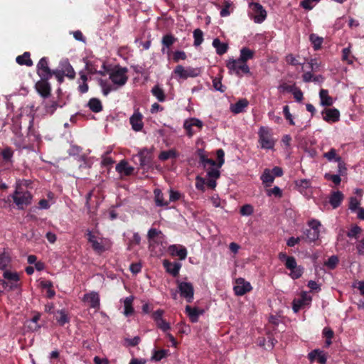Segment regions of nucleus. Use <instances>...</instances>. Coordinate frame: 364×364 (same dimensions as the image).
I'll return each instance as SVG.
<instances>
[{
  "mask_svg": "<svg viewBox=\"0 0 364 364\" xmlns=\"http://www.w3.org/2000/svg\"><path fill=\"white\" fill-rule=\"evenodd\" d=\"M11 198L17 208L19 210H23L26 206L31 204L33 196L28 191L17 184Z\"/></svg>",
  "mask_w": 364,
  "mask_h": 364,
  "instance_id": "nucleus-1",
  "label": "nucleus"
},
{
  "mask_svg": "<svg viewBox=\"0 0 364 364\" xmlns=\"http://www.w3.org/2000/svg\"><path fill=\"white\" fill-rule=\"evenodd\" d=\"M53 73L60 84L64 81L65 76L70 79H74L75 77V72L68 59L62 60L58 68L53 70Z\"/></svg>",
  "mask_w": 364,
  "mask_h": 364,
  "instance_id": "nucleus-2",
  "label": "nucleus"
},
{
  "mask_svg": "<svg viewBox=\"0 0 364 364\" xmlns=\"http://www.w3.org/2000/svg\"><path fill=\"white\" fill-rule=\"evenodd\" d=\"M258 141L262 149H272L275 145L271 129L267 127H260L258 131Z\"/></svg>",
  "mask_w": 364,
  "mask_h": 364,
  "instance_id": "nucleus-3",
  "label": "nucleus"
},
{
  "mask_svg": "<svg viewBox=\"0 0 364 364\" xmlns=\"http://www.w3.org/2000/svg\"><path fill=\"white\" fill-rule=\"evenodd\" d=\"M127 68L115 67L109 73V79L117 88L124 86L128 80Z\"/></svg>",
  "mask_w": 364,
  "mask_h": 364,
  "instance_id": "nucleus-4",
  "label": "nucleus"
},
{
  "mask_svg": "<svg viewBox=\"0 0 364 364\" xmlns=\"http://www.w3.org/2000/svg\"><path fill=\"white\" fill-rule=\"evenodd\" d=\"M230 74H235L238 77H242L244 74H249L250 70L247 63L240 61L237 59H230L226 64Z\"/></svg>",
  "mask_w": 364,
  "mask_h": 364,
  "instance_id": "nucleus-5",
  "label": "nucleus"
},
{
  "mask_svg": "<svg viewBox=\"0 0 364 364\" xmlns=\"http://www.w3.org/2000/svg\"><path fill=\"white\" fill-rule=\"evenodd\" d=\"M249 7L251 10L249 15L256 23H261L266 19L267 11L260 4L252 2Z\"/></svg>",
  "mask_w": 364,
  "mask_h": 364,
  "instance_id": "nucleus-6",
  "label": "nucleus"
},
{
  "mask_svg": "<svg viewBox=\"0 0 364 364\" xmlns=\"http://www.w3.org/2000/svg\"><path fill=\"white\" fill-rule=\"evenodd\" d=\"M200 162L207 169L208 178H218L220 176L219 168L215 167L216 162L213 159H208L205 155H200Z\"/></svg>",
  "mask_w": 364,
  "mask_h": 364,
  "instance_id": "nucleus-7",
  "label": "nucleus"
},
{
  "mask_svg": "<svg viewBox=\"0 0 364 364\" xmlns=\"http://www.w3.org/2000/svg\"><path fill=\"white\" fill-rule=\"evenodd\" d=\"M173 73L179 78L186 80L188 77H196L198 76L200 73V70L198 68H185L181 65H178L175 68Z\"/></svg>",
  "mask_w": 364,
  "mask_h": 364,
  "instance_id": "nucleus-8",
  "label": "nucleus"
},
{
  "mask_svg": "<svg viewBox=\"0 0 364 364\" xmlns=\"http://www.w3.org/2000/svg\"><path fill=\"white\" fill-rule=\"evenodd\" d=\"M309 225L310 228L304 231V236L302 237V239H305L309 242H314L318 239L320 233L318 228L321 226V223L316 220H311L309 222Z\"/></svg>",
  "mask_w": 364,
  "mask_h": 364,
  "instance_id": "nucleus-9",
  "label": "nucleus"
},
{
  "mask_svg": "<svg viewBox=\"0 0 364 364\" xmlns=\"http://www.w3.org/2000/svg\"><path fill=\"white\" fill-rule=\"evenodd\" d=\"M203 126V122L197 118H189L183 122V128L186 129V134L189 137H191L197 132L200 131Z\"/></svg>",
  "mask_w": 364,
  "mask_h": 364,
  "instance_id": "nucleus-10",
  "label": "nucleus"
},
{
  "mask_svg": "<svg viewBox=\"0 0 364 364\" xmlns=\"http://www.w3.org/2000/svg\"><path fill=\"white\" fill-rule=\"evenodd\" d=\"M178 289L181 296L184 298L187 302L191 303L193 301L194 288L191 282H178Z\"/></svg>",
  "mask_w": 364,
  "mask_h": 364,
  "instance_id": "nucleus-11",
  "label": "nucleus"
},
{
  "mask_svg": "<svg viewBox=\"0 0 364 364\" xmlns=\"http://www.w3.org/2000/svg\"><path fill=\"white\" fill-rule=\"evenodd\" d=\"M37 73L41 78L50 79L53 75V70L48 67V60L46 57L42 58L37 64Z\"/></svg>",
  "mask_w": 364,
  "mask_h": 364,
  "instance_id": "nucleus-12",
  "label": "nucleus"
},
{
  "mask_svg": "<svg viewBox=\"0 0 364 364\" xmlns=\"http://www.w3.org/2000/svg\"><path fill=\"white\" fill-rule=\"evenodd\" d=\"M312 298L307 292L301 293L299 299H294L292 301V309L295 313H297L304 306L309 305Z\"/></svg>",
  "mask_w": 364,
  "mask_h": 364,
  "instance_id": "nucleus-13",
  "label": "nucleus"
},
{
  "mask_svg": "<svg viewBox=\"0 0 364 364\" xmlns=\"http://www.w3.org/2000/svg\"><path fill=\"white\" fill-rule=\"evenodd\" d=\"M129 123L132 126V129L134 132H141L144 128L143 115L139 111L136 109L134 114L129 118Z\"/></svg>",
  "mask_w": 364,
  "mask_h": 364,
  "instance_id": "nucleus-14",
  "label": "nucleus"
},
{
  "mask_svg": "<svg viewBox=\"0 0 364 364\" xmlns=\"http://www.w3.org/2000/svg\"><path fill=\"white\" fill-rule=\"evenodd\" d=\"M48 80L41 78V80L36 84V89L38 93L43 98H47L50 95L51 86L48 82Z\"/></svg>",
  "mask_w": 364,
  "mask_h": 364,
  "instance_id": "nucleus-15",
  "label": "nucleus"
},
{
  "mask_svg": "<svg viewBox=\"0 0 364 364\" xmlns=\"http://www.w3.org/2000/svg\"><path fill=\"white\" fill-rule=\"evenodd\" d=\"M168 252L172 257H177L184 260L187 257V250L181 245H171L168 247Z\"/></svg>",
  "mask_w": 364,
  "mask_h": 364,
  "instance_id": "nucleus-16",
  "label": "nucleus"
},
{
  "mask_svg": "<svg viewBox=\"0 0 364 364\" xmlns=\"http://www.w3.org/2000/svg\"><path fill=\"white\" fill-rule=\"evenodd\" d=\"M252 290L250 282H246L243 278H239L236 280V285L234 287V291L236 295L242 296Z\"/></svg>",
  "mask_w": 364,
  "mask_h": 364,
  "instance_id": "nucleus-17",
  "label": "nucleus"
},
{
  "mask_svg": "<svg viewBox=\"0 0 364 364\" xmlns=\"http://www.w3.org/2000/svg\"><path fill=\"white\" fill-rule=\"evenodd\" d=\"M163 266L166 271L173 277L178 276L181 268V264L180 262H171L167 259L163 261Z\"/></svg>",
  "mask_w": 364,
  "mask_h": 364,
  "instance_id": "nucleus-18",
  "label": "nucleus"
},
{
  "mask_svg": "<svg viewBox=\"0 0 364 364\" xmlns=\"http://www.w3.org/2000/svg\"><path fill=\"white\" fill-rule=\"evenodd\" d=\"M92 249L97 253L101 254L110 247V243L107 239H97L92 244Z\"/></svg>",
  "mask_w": 364,
  "mask_h": 364,
  "instance_id": "nucleus-19",
  "label": "nucleus"
},
{
  "mask_svg": "<svg viewBox=\"0 0 364 364\" xmlns=\"http://www.w3.org/2000/svg\"><path fill=\"white\" fill-rule=\"evenodd\" d=\"M84 301L88 302L91 308L99 309L100 307V296L97 292L92 291L85 294Z\"/></svg>",
  "mask_w": 364,
  "mask_h": 364,
  "instance_id": "nucleus-20",
  "label": "nucleus"
},
{
  "mask_svg": "<svg viewBox=\"0 0 364 364\" xmlns=\"http://www.w3.org/2000/svg\"><path fill=\"white\" fill-rule=\"evenodd\" d=\"M323 118L328 122H336L340 119V112L336 108L327 109L324 112Z\"/></svg>",
  "mask_w": 364,
  "mask_h": 364,
  "instance_id": "nucleus-21",
  "label": "nucleus"
},
{
  "mask_svg": "<svg viewBox=\"0 0 364 364\" xmlns=\"http://www.w3.org/2000/svg\"><path fill=\"white\" fill-rule=\"evenodd\" d=\"M343 198L344 196L342 192L339 191H334L331 194L329 197V203L333 207V208H337L341 204Z\"/></svg>",
  "mask_w": 364,
  "mask_h": 364,
  "instance_id": "nucleus-22",
  "label": "nucleus"
},
{
  "mask_svg": "<svg viewBox=\"0 0 364 364\" xmlns=\"http://www.w3.org/2000/svg\"><path fill=\"white\" fill-rule=\"evenodd\" d=\"M116 171L119 173L129 176L134 171V167L129 166L126 161L122 160L116 166Z\"/></svg>",
  "mask_w": 364,
  "mask_h": 364,
  "instance_id": "nucleus-23",
  "label": "nucleus"
},
{
  "mask_svg": "<svg viewBox=\"0 0 364 364\" xmlns=\"http://www.w3.org/2000/svg\"><path fill=\"white\" fill-rule=\"evenodd\" d=\"M248 105V101L246 99H241L235 104L230 105V110L235 114H239L244 111Z\"/></svg>",
  "mask_w": 364,
  "mask_h": 364,
  "instance_id": "nucleus-24",
  "label": "nucleus"
},
{
  "mask_svg": "<svg viewBox=\"0 0 364 364\" xmlns=\"http://www.w3.org/2000/svg\"><path fill=\"white\" fill-rule=\"evenodd\" d=\"M213 46L215 48L216 53L219 55L225 54L228 49V43L221 42L219 38H215L213 40Z\"/></svg>",
  "mask_w": 364,
  "mask_h": 364,
  "instance_id": "nucleus-25",
  "label": "nucleus"
},
{
  "mask_svg": "<svg viewBox=\"0 0 364 364\" xmlns=\"http://www.w3.org/2000/svg\"><path fill=\"white\" fill-rule=\"evenodd\" d=\"M134 298L133 296L126 297L124 300V311L125 316H129L134 314V308L132 306Z\"/></svg>",
  "mask_w": 364,
  "mask_h": 364,
  "instance_id": "nucleus-26",
  "label": "nucleus"
},
{
  "mask_svg": "<svg viewBox=\"0 0 364 364\" xmlns=\"http://www.w3.org/2000/svg\"><path fill=\"white\" fill-rule=\"evenodd\" d=\"M186 312L193 323L197 322L199 315L203 314V311H200L197 308H192L190 306H186Z\"/></svg>",
  "mask_w": 364,
  "mask_h": 364,
  "instance_id": "nucleus-27",
  "label": "nucleus"
},
{
  "mask_svg": "<svg viewBox=\"0 0 364 364\" xmlns=\"http://www.w3.org/2000/svg\"><path fill=\"white\" fill-rule=\"evenodd\" d=\"M89 109L95 113H98L102 110V105L101 101L97 98H91L87 102Z\"/></svg>",
  "mask_w": 364,
  "mask_h": 364,
  "instance_id": "nucleus-28",
  "label": "nucleus"
},
{
  "mask_svg": "<svg viewBox=\"0 0 364 364\" xmlns=\"http://www.w3.org/2000/svg\"><path fill=\"white\" fill-rule=\"evenodd\" d=\"M29 52H24L23 55H18L16 58V61L21 65H26L31 67L33 65V61L30 58Z\"/></svg>",
  "mask_w": 364,
  "mask_h": 364,
  "instance_id": "nucleus-29",
  "label": "nucleus"
},
{
  "mask_svg": "<svg viewBox=\"0 0 364 364\" xmlns=\"http://www.w3.org/2000/svg\"><path fill=\"white\" fill-rule=\"evenodd\" d=\"M319 97L322 106H331L333 104V99L328 95L327 90L321 89L319 92Z\"/></svg>",
  "mask_w": 364,
  "mask_h": 364,
  "instance_id": "nucleus-30",
  "label": "nucleus"
},
{
  "mask_svg": "<svg viewBox=\"0 0 364 364\" xmlns=\"http://www.w3.org/2000/svg\"><path fill=\"white\" fill-rule=\"evenodd\" d=\"M260 178H261L262 183L266 186H269L273 183V181L274 180V176H273L270 169L265 168L264 170V172L262 174Z\"/></svg>",
  "mask_w": 364,
  "mask_h": 364,
  "instance_id": "nucleus-31",
  "label": "nucleus"
},
{
  "mask_svg": "<svg viewBox=\"0 0 364 364\" xmlns=\"http://www.w3.org/2000/svg\"><path fill=\"white\" fill-rule=\"evenodd\" d=\"M254 51L250 50V48L247 47H244L240 50V55L238 58L240 61H244L245 63H247L248 60H250L253 58L254 57Z\"/></svg>",
  "mask_w": 364,
  "mask_h": 364,
  "instance_id": "nucleus-32",
  "label": "nucleus"
},
{
  "mask_svg": "<svg viewBox=\"0 0 364 364\" xmlns=\"http://www.w3.org/2000/svg\"><path fill=\"white\" fill-rule=\"evenodd\" d=\"M176 38L172 34L164 35L161 40L163 45L162 52H164V48H169L176 41Z\"/></svg>",
  "mask_w": 364,
  "mask_h": 364,
  "instance_id": "nucleus-33",
  "label": "nucleus"
},
{
  "mask_svg": "<svg viewBox=\"0 0 364 364\" xmlns=\"http://www.w3.org/2000/svg\"><path fill=\"white\" fill-rule=\"evenodd\" d=\"M154 200L157 206H166L168 205V201H165L164 199L163 193L159 189L154 190Z\"/></svg>",
  "mask_w": 364,
  "mask_h": 364,
  "instance_id": "nucleus-34",
  "label": "nucleus"
},
{
  "mask_svg": "<svg viewBox=\"0 0 364 364\" xmlns=\"http://www.w3.org/2000/svg\"><path fill=\"white\" fill-rule=\"evenodd\" d=\"M152 95L159 101L164 102L166 100V95L162 88L159 85H155L151 89Z\"/></svg>",
  "mask_w": 364,
  "mask_h": 364,
  "instance_id": "nucleus-35",
  "label": "nucleus"
},
{
  "mask_svg": "<svg viewBox=\"0 0 364 364\" xmlns=\"http://www.w3.org/2000/svg\"><path fill=\"white\" fill-rule=\"evenodd\" d=\"M168 354V350H154L151 360L154 361H160L161 359L166 358Z\"/></svg>",
  "mask_w": 364,
  "mask_h": 364,
  "instance_id": "nucleus-36",
  "label": "nucleus"
},
{
  "mask_svg": "<svg viewBox=\"0 0 364 364\" xmlns=\"http://www.w3.org/2000/svg\"><path fill=\"white\" fill-rule=\"evenodd\" d=\"M55 319L60 326H64L69 322V318L64 311H58Z\"/></svg>",
  "mask_w": 364,
  "mask_h": 364,
  "instance_id": "nucleus-37",
  "label": "nucleus"
},
{
  "mask_svg": "<svg viewBox=\"0 0 364 364\" xmlns=\"http://www.w3.org/2000/svg\"><path fill=\"white\" fill-rule=\"evenodd\" d=\"M193 38H194V43H193V45L195 46H199L203 41V31L199 29V28H197L196 30H194L193 31Z\"/></svg>",
  "mask_w": 364,
  "mask_h": 364,
  "instance_id": "nucleus-38",
  "label": "nucleus"
},
{
  "mask_svg": "<svg viewBox=\"0 0 364 364\" xmlns=\"http://www.w3.org/2000/svg\"><path fill=\"white\" fill-rule=\"evenodd\" d=\"M309 40L314 45V48L315 50H318L321 48V46L323 43V38L319 37L314 33H312L309 36Z\"/></svg>",
  "mask_w": 364,
  "mask_h": 364,
  "instance_id": "nucleus-39",
  "label": "nucleus"
},
{
  "mask_svg": "<svg viewBox=\"0 0 364 364\" xmlns=\"http://www.w3.org/2000/svg\"><path fill=\"white\" fill-rule=\"evenodd\" d=\"M323 157L328 161H335L337 162V158H341L337 154V151L334 148H331L328 152L323 154Z\"/></svg>",
  "mask_w": 364,
  "mask_h": 364,
  "instance_id": "nucleus-40",
  "label": "nucleus"
},
{
  "mask_svg": "<svg viewBox=\"0 0 364 364\" xmlns=\"http://www.w3.org/2000/svg\"><path fill=\"white\" fill-rule=\"evenodd\" d=\"M213 86L216 91L221 93L225 92L226 87L222 84L221 77H214L213 79Z\"/></svg>",
  "mask_w": 364,
  "mask_h": 364,
  "instance_id": "nucleus-41",
  "label": "nucleus"
},
{
  "mask_svg": "<svg viewBox=\"0 0 364 364\" xmlns=\"http://www.w3.org/2000/svg\"><path fill=\"white\" fill-rule=\"evenodd\" d=\"M360 202L359 200H358L355 197H350L349 199V205L348 208L352 212L358 211V209L361 208L360 207Z\"/></svg>",
  "mask_w": 364,
  "mask_h": 364,
  "instance_id": "nucleus-42",
  "label": "nucleus"
},
{
  "mask_svg": "<svg viewBox=\"0 0 364 364\" xmlns=\"http://www.w3.org/2000/svg\"><path fill=\"white\" fill-rule=\"evenodd\" d=\"M3 276L6 281H10L12 282H18L19 277L17 273L11 272L9 271H5L3 274Z\"/></svg>",
  "mask_w": 364,
  "mask_h": 364,
  "instance_id": "nucleus-43",
  "label": "nucleus"
},
{
  "mask_svg": "<svg viewBox=\"0 0 364 364\" xmlns=\"http://www.w3.org/2000/svg\"><path fill=\"white\" fill-rule=\"evenodd\" d=\"M11 259L6 253L0 255V269H5L9 264Z\"/></svg>",
  "mask_w": 364,
  "mask_h": 364,
  "instance_id": "nucleus-44",
  "label": "nucleus"
},
{
  "mask_svg": "<svg viewBox=\"0 0 364 364\" xmlns=\"http://www.w3.org/2000/svg\"><path fill=\"white\" fill-rule=\"evenodd\" d=\"M338 261L339 259L337 256L332 255L325 262V265L330 269H333L337 266Z\"/></svg>",
  "mask_w": 364,
  "mask_h": 364,
  "instance_id": "nucleus-45",
  "label": "nucleus"
},
{
  "mask_svg": "<svg viewBox=\"0 0 364 364\" xmlns=\"http://www.w3.org/2000/svg\"><path fill=\"white\" fill-rule=\"evenodd\" d=\"M303 270L304 269L301 266H296L295 268L290 269L291 272L289 275L293 279H299L301 277Z\"/></svg>",
  "mask_w": 364,
  "mask_h": 364,
  "instance_id": "nucleus-46",
  "label": "nucleus"
},
{
  "mask_svg": "<svg viewBox=\"0 0 364 364\" xmlns=\"http://www.w3.org/2000/svg\"><path fill=\"white\" fill-rule=\"evenodd\" d=\"M361 231L362 229L359 226L354 225L347 232V236L350 238L357 239L358 237V235L360 234Z\"/></svg>",
  "mask_w": 364,
  "mask_h": 364,
  "instance_id": "nucleus-47",
  "label": "nucleus"
},
{
  "mask_svg": "<svg viewBox=\"0 0 364 364\" xmlns=\"http://www.w3.org/2000/svg\"><path fill=\"white\" fill-rule=\"evenodd\" d=\"M296 187H298L300 191H302L310 187L311 181L309 179H301L295 181Z\"/></svg>",
  "mask_w": 364,
  "mask_h": 364,
  "instance_id": "nucleus-48",
  "label": "nucleus"
},
{
  "mask_svg": "<svg viewBox=\"0 0 364 364\" xmlns=\"http://www.w3.org/2000/svg\"><path fill=\"white\" fill-rule=\"evenodd\" d=\"M176 156V154L173 150H168L161 152L159 159L161 161H166L171 158H175Z\"/></svg>",
  "mask_w": 364,
  "mask_h": 364,
  "instance_id": "nucleus-49",
  "label": "nucleus"
},
{
  "mask_svg": "<svg viewBox=\"0 0 364 364\" xmlns=\"http://www.w3.org/2000/svg\"><path fill=\"white\" fill-rule=\"evenodd\" d=\"M14 155V151L10 147H6L1 151V156L5 161H11Z\"/></svg>",
  "mask_w": 364,
  "mask_h": 364,
  "instance_id": "nucleus-50",
  "label": "nucleus"
},
{
  "mask_svg": "<svg viewBox=\"0 0 364 364\" xmlns=\"http://www.w3.org/2000/svg\"><path fill=\"white\" fill-rule=\"evenodd\" d=\"M254 212L252 205L250 204L244 205L241 207L240 213L242 215L249 216L251 215Z\"/></svg>",
  "mask_w": 364,
  "mask_h": 364,
  "instance_id": "nucleus-51",
  "label": "nucleus"
},
{
  "mask_svg": "<svg viewBox=\"0 0 364 364\" xmlns=\"http://www.w3.org/2000/svg\"><path fill=\"white\" fill-rule=\"evenodd\" d=\"M320 0H303L300 5L301 7H303L304 9L306 10H311L315 4L318 3Z\"/></svg>",
  "mask_w": 364,
  "mask_h": 364,
  "instance_id": "nucleus-52",
  "label": "nucleus"
},
{
  "mask_svg": "<svg viewBox=\"0 0 364 364\" xmlns=\"http://www.w3.org/2000/svg\"><path fill=\"white\" fill-rule=\"evenodd\" d=\"M337 162H338V174L340 176L346 175L347 168H346L345 162L342 160L341 158H337Z\"/></svg>",
  "mask_w": 364,
  "mask_h": 364,
  "instance_id": "nucleus-53",
  "label": "nucleus"
},
{
  "mask_svg": "<svg viewBox=\"0 0 364 364\" xmlns=\"http://www.w3.org/2000/svg\"><path fill=\"white\" fill-rule=\"evenodd\" d=\"M0 282L5 289L13 290L18 287V282H12L6 280H0Z\"/></svg>",
  "mask_w": 364,
  "mask_h": 364,
  "instance_id": "nucleus-54",
  "label": "nucleus"
},
{
  "mask_svg": "<svg viewBox=\"0 0 364 364\" xmlns=\"http://www.w3.org/2000/svg\"><path fill=\"white\" fill-rule=\"evenodd\" d=\"M58 105L56 102H51L50 103H48L45 106V112L46 114H53L54 112L56 110Z\"/></svg>",
  "mask_w": 364,
  "mask_h": 364,
  "instance_id": "nucleus-55",
  "label": "nucleus"
},
{
  "mask_svg": "<svg viewBox=\"0 0 364 364\" xmlns=\"http://www.w3.org/2000/svg\"><path fill=\"white\" fill-rule=\"evenodd\" d=\"M232 6L230 1H225L223 7L220 10V14L222 17H226L230 14V9Z\"/></svg>",
  "mask_w": 364,
  "mask_h": 364,
  "instance_id": "nucleus-56",
  "label": "nucleus"
},
{
  "mask_svg": "<svg viewBox=\"0 0 364 364\" xmlns=\"http://www.w3.org/2000/svg\"><path fill=\"white\" fill-rule=\"evenodd\" d=\"M340 176H341L338 174L332 175L330 173H326L324 178L327 180L331 181L336 185H339L341 181Z\"/></svg>",
  "mask_w": 364,
  "mask_h": 364,
  "instance_id": "nucleus-57",
  "label": "nucleus"
},
{
  "mask_svg": "<svg viewBox=\"0 0 364 364\" xmlns=\"http://www.w3.org/2000/svg\"><path fill=\"white\" fill-rule=\"evenodd\" d=\"M156 324L158 328H159L164 332H166L168 330L171 328L170 323L166 322L164 318L156 322Z\"/></svg>",
  "mask_w": 364,
  "mask_h": 364,
  "instance_id": "nucleus-58",
  "label": "nucleus"
},
{
  "mask_svg": "<svg viewBox=\"0 0 364 364\" xmlns=\"http://www.w3.org/2000/svg\"><path fill=\"white\" fill-rule=\"evenodd\" d=\"M285 267L288 269H294L297 266L296 259L293 256H290L287 258V262L284 263Z\"/></svg>",
  "mask_w": 364,
  "mask_h": 364,
  "instance_id": "nucleus-59",
  "label": "nucleus"
},
{
  "mask_svg": "<svg viewBox=\"0 0 364 364\" xmlns=\"http://www.w3.org/2000/svg\"><path fill=\"white\" fill-rule=\"evenodd\" d=\"M350 48H345L342 50V60L347 61L349 64L353 63V60L349 58L350 54Z\"/></svg>",
  "mask_w": 364,
  "mask_h": 364,
  "instance_id": "nucleus-60",
  "label": "nucleus"
},
{
  "mask_svg": "<svg viewBox=\"0 0 364 364\" xmlns=\"http://www.w3.org/2000/svg\"><path fill=\"white\" fill-rule=\"evenodd\" d=\"M267 195L269 196L274 195L276 197L281 198L282 191L278 186H274L273 188L267 190Z\"/></svg>",
  "mask_w": 364,
  "mask_h": 364,
  "instance_id": "nucleus-61",
  "label": "nucleus"
},
{
  "mask_svg": "<svg viewBox=\"0 0 364 364\" xmlns=\"http://www.w3.org/2000/svg\"><path fill=\"white\" fill-rule=\"evenodd\" d=\"M41 314L37 313L31 320V322L34 323L33 326H29L32 331H38L41 326L37 323L40 320Z\"/></svg>",
  "mask_w": 364,
  "mask_h": 364,
  "instance_id": "nucleus-62",
  "label": "nucleus"
},
{
  "mask_svg": "<svg viewBox=\"0 0 364 364\" xmlns=\"http://www.w3.org/2000/svg\"><path fill=\"white\" fill-rule=\"evenodd\" d=\"M217 157L218 159V168H220L223 164L225 162L224 156H225V152L223 149H220L217 150Z\"/></svg>",
  "mask_w": 364,
  "mask_h": 364,
  "instance_id": "nucleus-63",
  "label": "nucleus"
},
{
  "mask_svg": "<svg viewBox=\"0 0 364 364\" xmlns=\"http://www.w3.org/2000/svg\"><path fill=\"white\" fill-rule=\"evenodd\" d=\"M161 234V231L156 228H151L147 233V237L149 240H153L155 237Z\"/></svg>",
  "mask_w": 364,
  "mask_h": 364,
  "instance_id": "nucleus-64",
  "label": "nucleus"
}]
</instances>
